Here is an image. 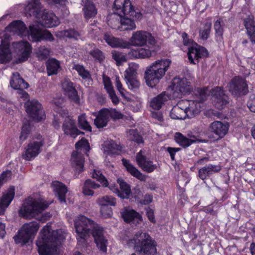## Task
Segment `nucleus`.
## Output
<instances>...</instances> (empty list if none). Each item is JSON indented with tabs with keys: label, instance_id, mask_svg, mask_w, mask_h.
I'll list each match as a JSON object with an SVG mask.
<instances>
[{
	"label": "nucleus",
	"instance_id": "50",
	"mask_svg": "<svg viewBox=\"0 0 255 255\" xmlns=\"http://www.w3.org/2000/svg\"><path fill=\"white\" fill-rule=\"evenodd\" d=\"M212 23L208 22L199 30V37L201 39L206 40L210 36Z\"/></svg>",
	"mask_w": 255,
	"mask_h": 255
},
{
	"label": "nucleus",
	"instance_id": "19",
	"mask_svg": "<svg viewBox=\"0 0 255 255\" xmlns=\"http://www.w3.org/2000/svg\"><path fill=\"white\" fill-rule=\"evenodd\" d=\"M208 51L202 46L196 44V46L189 48L188 56L189 61L194 64L198 63V59L208 55Z\"/></svg>",
	"mask_w": 255,
	"mask_h": 255
},
{
	"label": "nucleus",
	"instance_id": "27",
	"mask_svg": "<svg viewBox=\"0 0 255 255\" xmlns=\"http://www.w3.org/2000/svg\"><path fill=\"white\" fill-rule=\"evenodd\" d=\"M171 94L162 92L155 97L152 98L149 102V106L153 109L159 110L169 99L172 98Z\"/></svg>",
	"mask_w": 255,
	"mask_h": 255
},
{
	"label": "nucleus",
	"instance_id": "36",
	"mask_svg": "<svg viewBox=\"0 0 255 255\" xmlns=\"http://www.w3.org/2000/svg\"><path fill=\"white\" fill-rule=\"evenodd\" d=\"M52 186L60 201L61 203L65 202V195L67 192L66 186L59 181H55L52 182Z\"/></svg>",
	"mask_w": 255,
	"mask_h": 255
},
{
	"label": "nucleus",
	"instance_id": "33",
	"mask_svg": "<svg viewBox=\"0 0 255 255\" xmlns=\"http://www.w3.org/2000/svg\"><path fill=\"white\" fill-rule=\"evenodd\" d=\"M124 221L133 224H138L141 221V215L133 210H126L122 213Z\"/></svg>",
	"mask_w": 255,
	"mask_h": 255
},
{
	"label": "nucleus",
	"instance_id": "47",
	"mask_svg": "<svg viewBox=\"0 0 255 255\" xmlns=\"http://www.w3.org/2000/svg\"><path fill=\"white\" fill-rule=\"evenodd\" d=\"M35 54L39 60H44L49 57L50 50L44 46H41L35 49Z\"/></svg>",
	"mask_w": 255,
	"mask_h": 255
},
{
	"label": "nucleus",
	"instance_id": "8",
	"mask_svg": "<svg viewBox=\"0 0 255 255\" xmlns=\"http://www.w3.org/2000/svg\"><path fill=\"white\" fill-rule=\"evenodd\" d=\"M197 92L199 95L198 99L187 101L185 102L186 105H188V107L185 109V110L188 118H192L199 113L203 106L202 103L207 99L209 91L207 87H205L198 89Z\"/></svg>",
	"mask_w": 255,
	"mask_h": 255
},
{
	"label": "nucleus",
	"instance_id": "20",
	"mask_svg": "<svg viewBox=\"0 0 255 255\" xmlns=\"http://www.w3.org/2000/svg\"><path fill=\"white\" fill-rule=\"evenodd\" d=\"M62 129L66 134L69 135L73 138H75L80 134L84 133L77 129L74 120L70 116L65 118Z\"/></svg>",
	"mask_w": 255,
	"mask_h": 255
},
{
	"label": "nucleus",
	"instance_id": "1",
	"mask_svg": "<svg viewBox=\"0 0 255 255\" xmlns=\"http://www.w3.org/2000/svg\"><path fill=\"white\" fill-rule=\"evenodd\" d=\"M75 228L79 244L86 247V238L91 232L97 247L102 252L107 251V242L104 236L103 228L95 226L94 222L84 216H80L75 220Z\"/></svg>",
	"mask_w": 255,
	"mask_h": 255
},
{
	"label": "nucleus",
	"instance_id": "61",
	"mask_svg": "<svg viewBox=\"0 0 255 255\" xmlns=\"http://www.w3.org/2000/svg\"><path fill=\"white\" fill-rule=\"evenodd\" d=\"M104 87L108 93L114 91L110 78L108 77H103Z\"/></svg>",
	"mask_w": 255,
	"mask_h": 255
},
{
	"label": "nucleus",
	"instance_id": "22",
	"mask_svg": "<svg viewBox=\"0 0 255 255\" xmlns=\"http://www.w3.org/2000/svg\"><path fill=\"white\" fill-rule=\"evenodd\" d=\"M221 170L219 164L206 165L198 170V177L202 180L210 178L213 175L218 173Z\"/></svg>",
	"mask_w": 255,
	"mask_h": 255
},
{
	"label": "nucleus",
	"instance_id": "15",
	"mask_svg": "<svg viewBox=\"0 0 255 255\" xmlns=\"http://www.w3.org/2000/svg\"><path fill=\"white\" fill-rule=\"evenodd\" d=\"M229 91L234 95L239 96L247 93L248 86L246 80L237 77L233 79L228 84Z\"/></svg>",
	"mask_w": 255,
	"mask_h": 255
},
{
	"label": "nucleus",
	"instance_id": "11",
	"mask_svg": "<svg viewBox=\"0 0 255 255\" xmlns=\"http://www.w3.org/2000/svg\"><path fill=\"white\" fill-rule=\"evenodd\" d=\"M130 41L131 45L135 46H142L148 44L154 46L156 43L154 37L150 33L143 30L133 32Z\"/></svg>",
	"mask_w": 255,
	"mask_h": 255
},
{
	"label": "nucleus",
	"instance_id": "29",
	"mask_svg": "<svg viewBox=\"0 0 255 255\" xmlns=\"http://www.w3.org/2000/svg\"><path fill=\"white\" fill-rule=\"evenodd\" d=\"M244 25L250 41L255 44V20L254 16L249 15L244 19Z\"/></svg>",
	"mask_w": 255,
	"mask_h": 255
},
{
	"label": "nucleus",
	"instance_id": "44",
	"mask_svg": "<svg viewBox=\"0 0 255 255\" xmlns=\"http://www.w3.org/2000/svg\"><path fill=\"white\" fill-rule=\"evenodd\" d=\"M122 161L127 171L130 173L131 175L140 180H143L144 179V176L137 169L130 164L128 161L125 159H123Z\"/></svg>",
	"mask_w": 255,
	"mask_h": 255
},
{
	"label": "nucleus",
	"instance_id": "57",
	"mask_svg": "<svg viewBox=\"0 0 255 255\" xmlns=\"http://www.w3.org/2000/svg\"><path fill=\"white\" fill-rule=\"evenodd\" d=\"M138 65L136 64L130 65L129 68L126 71L125 77H134L136 73Z\"/></svg>",
	"mask_w": 255,
	"mask_h": 255
},
{
	"label": "nucleus",
	"instance_id": "4",
	"mask_svg": "<svg viewBox=\"0 0 255 255\" xmlns=\"http://www.w3.org/2000/svg\"><path fill=\"white\" fill-rule=\"evenodd\" d=\"M171 64L168 59H161L153 62L146 68L145 79L146 84L150 87L155 86L164 76Z\"/></svg>",
	"mask_w": 255,
	"mask_h": 255
},
{
	"label": "nucleus",
	"instance_id": "3",
	"mask_svg": "<svg viewBox=\"0 0 255 255\" xmlns=\"http://www.w3.org/2000/svg\"><path fill=\"white\" fill-rule=\"evenodd\" d=\"M49 204L42 199L36 200L29 198L25 200L19 211V215L25 219L35 218L38 221L44 223L49 220L51 217L49 213H45L40 217L38 215L46 209Z\"/></svg>",
	"mask_w": 255,
	"mask_h": 255
},
{
	"label": "nucleus",
	"instance_id": "18",
	"mask_svg": "<svg viewBox=\"0 0 255 255\" xmlns=\"http://www.w3.org/2000/svg\"><path fill=\"white\" fill-rule=\"evenodd\" d=\"M43 145L42 140L30 142L25 148L24 153L22 155L23 158L30 160L37 156L41 152V148Z\"/></svg>",
	"mask_w": 255,
	"mask_h": 255
},
{
	"label": "nucleus",
	"instance_id": "60",
	"mask_svg": "<svg viewBox=\"0 0 255 255\" xmlns=\"http://www.w3.org/2000/svg\"><path fill=\"white\" fill-rule=\"evenodd\" d=\"M100 212L102 216L104 218H109L112 214V209L107 206L101 207Z\"/></svg>",
	"mask_w": 255,
	"mask_h": 255
},
{
	"label": "nucleus",
	"instance_id": "64",
	"mask_svg": "<svg viewBox=\"0 0 255 255\" xmlns=\"http://www.w3.org/2000/svg\"><path fill=\"white\" fill-rule=\"evenodd\" d=\"M247 106L252 112L255 113V95L250 96V100L247 103Z\"/></svg>",
	"mask_w": 255,
	"mask_h": 255
},
{
	"label": "nucleus",
	"instance_id": "63",
	"mask_svg": "<svg viewBox=\"0 0 255 255\" xmlns=\"http://www.w3.org/2000/svg\"><path fill=\"white\" fill-rule=\"evenodd\" d=\"M116 87L117 89V90L119 91L121 95L123 97H125V90L123 87V85L120 80V78L119 77H116V83H115Z\"/></svg>",
	"mask_w": 255,
	"mask_h": 255
},
{
	"label": "nucleus",
	"instance_id": "46",
	"mask_svg": "<svg viewBox=\"0 0 255 255\" xmlns=\"http://www.w3.org/2000/svg\"><path fill=\"white\" fill-rule=\"evenodd\" d=\"M100 185L95 183L91 179L85 181L83 188V192L86 195H93L94 192L92 189H96L100 187Z\"/></svg>",
	"mask_w": 255,
	"mask_h": 255
},
{
	"label": "nucleus",
	"instance_id": "62",
	"mask_svg": "<svg viewBox=\"0 0 255 255\" xmlns=\"http://www.w3.org/2000/svg\"><path fill=\"white\" fill-rule=\"evenodd\" d=\"M113 58L117 62L118 65L126 61V58L124 55L116 51L113 53Z\"/></svg>",
	"mask_w": 255,
	"mask_h": 255
},
{
	"label": "nucleus",
	"instance_id": "10",
	"mask_svg": "<svg viewBox=\"0 0 255 255\" xmlns=\"http://www.w3.org/2000/svg\"><path fill=\"white\" fill-rule=\"evenodd\" d=\"M192 90L190 84L187 79L174 78L172 88L170 90L173 99L181 98L183 95L188 93Z\"/></svg>",
	"mask_w": 255,
	"mask_h": 255
},
{
	"label": "nucleus",
	"instance_id": "59",
	"mask_svg": "<svg viewBox=\"0 0 255 255\" xmlns=\"http://www.w3.org/2000/svg\"><path fill=\"white\" fill-rule=\"evenodd\" d=\"M30 126L29 124H24L22 126L20 139L22 141L25 140L29 133Z\"/></svg>",
	"mask_w": 255,
	"mask_h": 255
},
{
	"label": "nucleus",
	"instance_id": "5",
	"mask_svg": "<svg viewBox=\"0 0 255 255\" xmlns=\"http://www.w3.org/2000/svg\"><path fill=\"white\" fill-rule=\"evenodd\" d=\"M134 249L139 255H155L156 248L155 242L147 233L138 231L133 237ZM131 255H137L134 253Z\"/></svg>",
	"mask_w": 255,
	"mask_h": 255
},
{
	"label": "nucleus",
	"instance_id": "2",
	"mask_svg": "<svg viewBox=\"0 0 255 255\" xmlns=\"http://www.w3.org/2000/svg\"><path fill=\"white\" fill-rule=\"evenodd\" d=\"M36 241L39 255H57V246L65 238L61 230H52L47 224L40 232Z\"/></svg>",
	"mask_w": 255,
	"mask_h": 255
},
{
	"label": "nucleus",
	"instance_id": "30",
	"mask_svg": "<svg viewBox=\"0 0 255 255\" xmlns=\"http://www.w3.org/2000/svg\"><path fill=\"white\" fill-rule=\"evenodd\" d=\"M14 197V188H9L0 199V215L4 214L5 209L9 206Z\"/></svg>",
	"mask_w": 255,
	"mask_h": 255
},
{
	"label": "nucleus",
	"instance_id": "17",
	"mask_svg": "<svg viewBox=\"0 0 255 255\" xmlns=\"http://www.w3.org/2000/svg\"><path fill=\"white\" fill-rule=\"evenodd\" d=\"M40 0H29L25 7L27 16H32L40 20V17L45 10Z\"/></svg>",
	"mask_w": 255,
	"mask_h": 255
},
{
	"label": "nucleus",
	"instance_id": "25",
	"mask_svg": "<svg viewBox=\"0 0 255 255\" xmlns=\"http://www.w3.org/2000/svg\"><path fill=\"white\" fill-rule=\"evenodd\" d=\"M62 88L64 94L71 100L75 103H78L79 98L77 91L73 86V83L68 79H65L62 83Z\"/></svg>",
	"mask_w": 255,
	"mask_h": 255
},
{
	"label": "nucleus",
	"instance_id": "38",
	"mask_svg": "<svg viewBox=\"0 0 255 255\" xmlns=\"http://www.w3.org/2000/svg\"><path fill=\"white\" fill-rule=\"evenodd\" d=\"M109 118L107 115L105 109L101 110L94 120V124L98 128L107 126L109 122Z\"/></svg>",
	"mask_w": 255,
	"mask_h": 255
},
{
	"label": "nucleus",
	"instance_id": "53",
	"mask_svg": "<svg viewBox=\"0 0 255 255\" xmlns=\"http://www.w3.org/2000/svg\"><path fill=\"white\" fill-rule=\"evenodd\" d=\"M105 110L109 119L111 118L113 120H115L123 118V115L115 109H105Z\"/></svg>",
	"mask_w": 255,
	"mask_h": 255
},
{
	"label": "nucleus",
	"instance_id": "23",
	"mask_svg": "<svg viewBox=\"0 0 255 255\" xmlns=\"http://www.w3.org/2000/svg\"><path fill=\"white\" fill-rule=\"evenodd\" d=\"M212 132L218 136L219 138H222L227 133L229 125L227 122L214 121L210 126Z\"/></svg>",
	"mask_w": 255,
	"mask_h": 255
},
{
	"label": "nucleus",
	"instance_id": "41",
	"mask_svg": "<svg viewBox=\"0 0 255 255\" xmlns=\"http://www.w3.org/2000/svg\"><path fill=\"white\" fill-rule=\"evenodd\" d=\"M174 139L175 141L180 146L183 147H187L189 146L193 143H195L197 141L196 139H191L188 138L183 135L180 132H176Z\"/></svg>",
	"mask_w": 255,
	"mask_h": 255
},
{
	"label": "nucleus",
	"instance_id": "55",
	"mask_svg": "<svg viewBox=\"0 0 255 255\" xmlns=\"http://www.w3.org/2000/svg\"><path fill=\"white\" fill-rule=\"evenodd\" d=\"M90 55H91L95 60H98L99 62L102 61L105 58L103 53L97 48H95L91 50L90 52Z\"/></svg>",
	"mask_w": 255,
	"mask_h": 255
},
{
	"label": "nucleus",
	"instance_id": "56",
	"mask_svg": "<svg viewBox=\"0 0 255 255\" xmlns=\"http://www.w3.org/2000/svg\"><path fill=\"white\" fill-rule=\"evenodd\" d=\"M92 177L94 178H96L100 182L103 186L105 187H107L108 186V181L105 178V177L102 174V173L99 171L94 170L93 173Z\"/></svg>",
	"mask_w": 255,
	"mask_h": 255
},
{
	"label": "nucleus",
	"instance_id": "37",
	"mask_svg": "<svg viewBox=\"0 0 255 255\" xmlns=\"http://www.w3.org/2000/svg\"><path fill=\"white\" fill-rule=\"evenodd\" d=\"M83 6V10L86 18L89 19L96 15L97 10L95 4L91 0H86L84 2Z\"/></svg>",
	"mask_w": 255,
	"mask_h": 255
},
{
	"label": "nucleus",
	"instance_id": "14",
	"mask_svg": "<svg viewBox=\"0 0 255 255\" xmlns=\"http://www.w3.org/2000/svg\"><path fill=\"white\" fill-rule=\"evenodd\" d=\"M25 105L27 113L34 121L39 122L45 118L41 105L38 101H28Z\"/></svg>",
	"mask_w": 255,
	"mask_h": 255
},
{
	"label": "nucleus",
	"instance_id": "32",
	"mask_svg": "<svg viewBox=\"0 0 255 255\" xmlns=\"http://www.w3.org/2000/svg\"><path fill=\"white\" fill-rule=\"evenodd\" d=\"M11 57L9 43L7 40H2L0 45V63H6L11 59Z\"/></svg>",
	"mask_w": 255,
	"mask_h": 255
},
{
	"label": "nucleus",
	"instance_id": "6",
	"mask_svg": "<svg viewBox=\"0 0 255 255\" xmlns=\"http://www.w3.org/2000/svg\"><path fill=\"white\" fill-rule=\"evenodd\" d=\"M75 147L77 150L72 152L71 161L75 170L79 174L84 170V157L81 151H89L90 146L87 140L82 138L76 143Z\"/></svg>",
	"mask_w": 255,
	"mask_h": 255
},
{
	"label": "nucleus",
	"instance_id": "40",
	"mask_svg": "<svg viewBox=\"0 0 255 255\" xmlns=\"http://www.w3.org/2000/svg\"><path fill=\"white\" fill-rule=\"evenodd\" d=\"M181 103H180L178 105L173 107L170 113V117L175 120H182L187 118V114H186L185 109L181 108L179 105Z\"/></svg>",
	"mask_w": 255,
	"mask_h": 255
},
{
	"label": "nucleus",
	"instance_id": "7",
	"mask_svg": "<svg viewBox=\"0 0 255 255\" xmlns=\"http://www.w3.org/2000/svg\"><path fill=\"white\" fill-rule=\"evenodd\" d=\"M39 228V225L35 221L25 223L18 231V234L14 237L15 243L26 244L34 237Z\"/></svg>",
	"mask_w": 255,
	"mask_h": 255
},
{
	"label": "nucleus",
	"instance_id": "24",
	"mask_svg": "<svg viewBox=\"0 0 255 255\" xmlns=\"http://www.w3.org/2000/svg\"><path fill=\"white\" fill-rule=\"evenodd\" d=\"M136 161L139 166L148 173L153 171L157 167V166L153 164L152 161L147 160L146 157L142 154L141 150L137 153Z\"/></svg>",
	"mask_w": 255,
	"mask_h": 255
},
{
	"label": "nucleus",
	"instance_id": "52",
	"mask_svg": "<svg viewBox=\"0 0 255 255\" xmlns=\"http://www.w3.org/2000/svg\"><path fill=\"white\" fill-rule=\"evenodd\" d=\"M78 124L79 127L82 129L87 131H91V127L87 122L86 119V115L85 114H83L79 116Z\"/></svg>",
	"mask_w": 255,
	"mask_h": 255
},
{
	"label": "nucleus",
	"instance_id": "45",
	"mask_svg": "<svg viewBox=\"0 0 255 255\" xmlns=\"http://www.w3.org/2000/svg\"><path fill=\"white\" fill-rule=\"evenodd\" d=\"M147 48H139L132 52V53L137 58L144 59L149 58L151 56V51L153 46L146 45Z\"/></svg>",
	"mask_w": 255,
	"mask_h": 255
},
{
	"label": "nucleus",
	"instance_id": "48",
	"mask_svg": "<svg viewBox=\"0 0 255 255\" xmlns=\"http://www.w3.org/2000/svg\"><path fill=\"white\" fill-rule=\"evenodd\" d=\"M73 69L76 70L79 76L83 79L88 80L91 79V76L89 71L86 70L83 65L74 64Z\"/></svg>",
	"mask_w": 255,
	"mask_h": 255
},
{
	"label": "nucleus",
	"instance_id": "16",
	"mask_svg": "<svg viewBox=\"0 0 255 255\" xmlns=\"http://www.w3.org/2000/svg\"><path fill=\"white\" fill-rule=\"evenodd\" d=\"M211 94L215 106L219 110L224 108L229 102L228 96L225 94V91L220 87H216L213 89Z\"/></svg>",
	"mask_w": 255,
	"mask_h": 255
},
{
	"label": "nucleus",
	"instance_id": "21",
	"mask_svg": "<svg viewBox=\"0 0 255 255\" xmlns=\"http://www.w3.org/2000/svg\"><path fill=\"white\" fill-rule=\"evenodd\" d=\"M6 29L21 37L29 35V29L27 30L25 24L20 20H15L11 22Z\"/></svg>",
	"mask_w": 255,
	"mask_h": 255
},
{
	"label": "nucleus",
	"instance_id": "35",
	"mask_svg": "<svg viewBox=\"0 0 255 255\" xmlns=\"http://www.w3.org/2000/svg\"><path fill=\"white\" fill-rule=\"evenodd\" d=\"M135 17H130L129 15H123L121 19L120 30H132L136 28V25L134 21Z\"/></svg>",
	"mask_w": 255,
	"mask_h": 255
},
{
	"label": "nucleus",
	"instance_id": "58",
	"mask_svg": "<svg viewBox=\"0 0 255 255\" xmlns=\"http://www.w3.org/2000/svg\"><path fill=\"white\" fill-rule=\"evenodd\" d=\"M223 21L220 19L217 20L214 24V28L216 32V34L218 36H222L223 33Z\"/></svg>",
	"mask_w": 255,
	"mask_h": 255
},
{
	"label": "nucleus",
	"instance_id": "26",
	"mask_svg": "<svg viewBox=\"0 0 255 255\" xmlns=\"http://www.w3.org/2000/svg\"><path fill=\"white\" fill-rule=\"evenodd\" d=\"M42 24L46 27H52L59 25L60 21L58 18L53 13L45 9L40 17Z\"/></svg>",
	"mask_w": 255,
	"mask_h": 255
},
{
	"label": "nucleus",
	"instance_id": "28",
	"mask_svg": "<svg viewBox=\"0 0 255 255\" xmlns=\"http://www.w3.org/2000/svg\"><path fill=\"white\" fill-rule=\"evenodd\" d=\"M118 183L120 185V190L116 186H110V189L122 198H128L131 193L129 186L123 179H119Z\"/></svg>",
	"mask_w": 255,
	"mask_h": 255
},
{
	"label": "nucleus",
	"instance_id": "9",
	"mask_svg": "<svg viewBox=\"0 0 255 255\" xmlns=\"http://www.w3.org/2000/svg\"><path fill=\"white\" fill-rule=\"evenodd\" d=\"M115 11L119 14L129 15L130 17L140 18L141 14L134 10L129 0H115L114 3Z\"/></svg>",
	"mask_w": 255,
	"mask_h": 255
},
{
	"label": "nucleus",
	"instance_id": "51",
	"mask_svg": "<svg viewBox=\"0 0 255 255\" xmlns=\"http://www.w3.org/2000/svg\"><path fill=\"white\" fill-rule=\"evenodd\" d=\"M60 35L78 40L81 38V33L73 29L62 30L60 32Z\"/></svg>",
	"mask_w": 255,
	"mask_h": 255
},
{
	"label": "nucleus",
	"instance_id": "13",
	"mask_svg": "<svg viewBox=\"0 0 255 255\" xmlns=\"http://www.w3.org/2000/svg\"><path fill=\"white\" fill-rule=\"evenodd\" d=\"M13 47L17 53L18 57L16 63L26 61L31 52V46L27 41H19L13 43Z\"/></svg>",
	"mask_w": 255,
	"mask_h": 255
},
{
	"label": "nucleus",
	"instance_id": "43",
	"mask_svg": "<svg viewBox=\"0 0 255 255\" xmlns=\"http://www.w3.org/2000/svg\"><path fill=\"white\" fill-rule=\"evenodd\" d=\"M46 67L48 75H56L60 69V62L54 58L49 59L46 62Z\"/></svg>",
	"mask_w": 255,
	"mask_h": 255
},
{
	"label": "nucleus",
	"instance_id": "39",
	"mask_svg": "<svg viewBox=\"0 0 255 255\" xmlns=\"http://www.w3.org/2000/svg\"><path fill=\"white\" fill-rule=\"evenodd\" d=\"M121 149V147L113 140L106 142L104 147V153L109 155L118 154Z\"/></svg>",
	"mask_w": 255,
	"mask_h": 255
},
{
	"label": "nucleus",
	"instance_id": "49",
	"mask_svg": "<svg viewBox=\"0 0 255 255\" xmlns=\"http://www.w3.org/2000/svg\"><path fill=\"white\" fill-rule=\"evenodd\" d=\"M97 203L101 207H108V206H115L116 201L115 198L111 196H105L99 198L97 200Z\"/></svg>",
	"mask_w": 255,
	"mask_h": 255
},
{
	"label": "nucleus",
	"instance_id": "31",
	"mask_svg": "<svg viewBox=\"0 0 255 255\" xmlns=\"http://www.w3.org/2000/svg\"><path fill=\"white\" fill-rule=\"evenodd\" d=\"M104 39L109 45L113 47L125 48H128L130 46V43L128 41L122 39L114 37L108 33L104 34Z\"/></svg>",
	"mask_w": 255,
	"mask_h": 255
},
{
	"label": "nucleus",
	"instance_id": "42",
	"mask_svg": "<svg viewBox=\"0 0 255 255\" xmlns=\"http://www.w3.org/2000/svg\"><path fill=\"white\" fill-rule=\"evenodd\" d=\"M123 15L114 12L108 16V24L113 29H120L121 19Z\"/></svg>",
	"mask_w": 255,
	"mask_h": 255
},
{
	"label": "nucleus",
	"instance_id": "54",
	"mask_svg": "<svg viewBox=\"0 0 255 255\" xmlns=\"http://www.w3.org/2000/svg\"><path fill=\"white\" fill-rule=\"evenodd\" d=\"M126 83L129 89L133 90L137 89L139 85V82L134 77H125Z\"/></svg>",
	"mask_w": 255,
	"mask_h": 255
},
{
	"label": "nucleus",
	"instance_id": "12",
	"mask_svg": "<svg viewBox=\"0 0 255 255\" xmlns=\"http://www.w3.org/2000/svg\"><path fill=\"white\" fill-rule=\"evenodd\" d=\"M29 39L33 42L46 40L53 41L54 38L52 34L47 30H42L38 24H32L29 25Z\"/></svg>",
	"mask_w": 255,
	"mask_h": 255
},
{
	"label": "nucleus",
	"instance_id": "34",
	"mask_svg": "<svg viewBox=\"0 0 255 255\" xmlns=\"http://www.w3.org/2000/svg\"><path fill=\"white\" fill-rule=\"evenodd\" d=\"M10 84L13 89L16 90L21 88H27L29 86L28 84L20 77L19 74L17 72L13 73Z\"/></svg>",
	"mask_w": 255,
	"mask_h": 255
}]
</instances>
